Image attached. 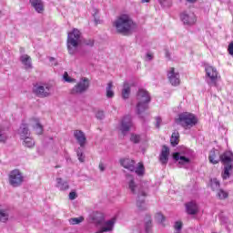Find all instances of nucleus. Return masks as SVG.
Segmentation results:
<instances>
[{
  "mask_svg": "<svg viewBox=\"0 0 233 233\" xmlns=\"http://www.w3.org/2000/svg\"><path fill=\"white\" fill-rule=\"evenodd\" d=\"M127 188L131 194H137V207L138 210H147V204L145 203V198H147V188H139V186L136 184V180L132 175H127L126 178Z\"/></svg>",
  "mask_w": 233,
  "mask_h": 233,
  "instance_id": "obj_1",
  "label": "nucleus"
},
{
  "mask_svg": "<svg viewBox=\"0 0 233 233\" xmlns=\"http://www.w3.org/2000/svg\"><path fill=\"white\" fill-rule=\"evenodd\" d=\"M113 26H115L118 34H123L124 35L132 34V32L137 28V25L134 23V20H132L128 15H121L118 16L113 23Z\"/></svg>",
  "mask_w": 233,
  "mask_h": 233,
  "instance_id": "obj_2",
  "label": "nucleus"
},
{
  "mask_svg": "<svg viewBox=\"0 0 233 233\" xmlns=\"http://www.w3.org/2000/svg\"><path fill=\"white\" fill-rule=\"evenodd\" d=\"M81 45V31L78 29H73L67 35V51L70 56H76L78 52L79 46Z\"/></svg>",
  "mask_w": 233,
  "mask_h": 233,
  "instance_id": "obj_3",
  "label": "nucleus"
},
{
  "mask_svg": "<svg viewBox=\"0 0 233 233\" xmlns=\"http://www.w3.org/2000/svg\"><path fill=\"white\" fill-rule=\"evenodd\" d=\"M150 94L145 89H138L137 94V114L141 115L145 110H148V103H150Z\"/></svg>",
  "mask_w": 233,
  "mask_h": 233,
  "instance_id": "obj_4",
  "label": "nucleus"
},
{
  "mask_svg": "<svg viewBox=\"0 0 233 233\" xmlns=\"http://www.w3.org/2000/svg\"><path fill=\"white\" fill-rule=\"evenodd\" d=\"M176 123L186 130H189V128L198 125V117L192 113L185 112L178 116Z\"/></svg>",
  "mask_w": 233,
  "mask_h": 233,
  "instance_id": "obj_5",
  "label": "nucleus"
},
{
  "mask_svg": "<svg viewBox=\"0 0 233 233\" xmlns=\"http://www.w3.org/2000/svg\"><path fill=\"white\" fill-rule=\"evenodd\" d=\"M9 185L14 188L21 187L25 183V176L19 169H14L8 175Z\"/></svg>",
  "mask_w": 233,
  "mask_h": 233,
  "instance_id": "obj_6",
  "label": "nucleus"
},
{
  "mask_svg": "<svg viewBox=\"0 0 233 233\" xmlns=\"http://www.w3.org/2000/svg\"><path fill=\"white\" fill-rule=\"evenodd\" d=\"M206 81L208 85L210 86H216L218 85V79L219 77V74L218 73V69L213 66H206Z\"/></svg>",
  "mask_w": 233,
  "mask_h": 233,
  "instance_id": "obj_7",
  "label": "nucleus"
},
{
  "mask_svg": "<svg viewBox=\"0 0 233 233\" xmlns=\"http://www.w3.org/2000/svg\"><path fill=\"white\" fill-rule=\"evenodd\" d=\"M90 88V79L82 77L79 82L71 89V94H85Z\"/></svg>",
  "mask_w": 233,
  "mask_h": 233,
  "instance_id": "obj_8",
  "label": "nucleus"
},
{
  "mask_svg": "<svg viewBox=\"0 0 233 233\" xmlns=\"http://www.w3.org/2000/svg\"><path fill=\"white\" fill-rule=\"evenodd\" d=\"M188 152H190V150L185 148L183 151L177 152L173 155V158L178 163V165H180V167L190 165V157H188Z\"/></svg>",
  "mask_w": 233,
  "mask_h": 233,
  "instance_id": "obj_9",
  "label": "nucleus"
},
{
  "mask_svg": "<svg viewBox=\"0 0 233 233\" xmlns=\"http://www.w3.org/2000/svg\"><path fill=\"white\" fill-rule=\"evenodd\" d=\"M33 92L38 97H48L52 95V85L44 84L42 86H35Z\"/></svg>",
  "mask_w": 233,
  "mask_h": 233,
  "instance_id": "obj_10",
  "label": "nucleus"
},
{
  "mask_svg": "<svg viewBox=\"0 0 233 233\" xmlns=\"http://www.w3.org/2000/svg\"><path fill=\"white\" fill-rule=\"evenodd\" d=\"M167 79L172 85V86H179L181 84V78L179 76V71L176 70L174 67H169L167 70Z\"/></svg>",
  "mask_w": 233,
  "mask_h": 233,
  "instance_id": "obj_11",
  "label": "nucleus"
},
{
  "mask_svg": "<svg viewBox=\"0 0 233 233\" xmlns=\"http://www.w3.org/2000/svg\"><path fill=\"white\" fill-rule=\"evenodd\" d=\"M180 19L184 25L192 26L196 25V15L190 11H184L180 14Z\"/></svg>",
  "mask_w": 233,
  "mask_h": 233,
  "instance_id": "obj_12",
  "label": "nucleus"
},
{
  "mask_svg": "<svg viewBox=\"0 0 233 233\" xmlns=\"http://www.w3.org/2000/svg\"><path fill=\"white\" fill-rule=\"evenodd\" d=\"M132 127H133L132 117L130 116H126L121 120L118 129L123 134V136H126V134L130 132V129L132 128Z\"/></svg>",
  "mask_w": 233,
  "mask_h": 233,
  "instance_id": "obj_13",
  "label": "nucleus"
},
{
  "mask_svg": "<svg viewBox=\"0 0 233 233\" xmlns=\"http://www.w3.org/2000/svg\"><path fill=\"white\" fill-rule=\"evenodd\" d=\"M74 137L76 140V143L80 146L81 148H85L86 146V135L82 130H75Z\"/></svg>",
  "mask_w": 233,
  "mask_h": 233,
  "instance_id": "obj_14",
  "label": "nucleus"
},
{
  "mask_svg": "<svg viewBox=\"0 0 233 233\" xmlns=\"http://www.w3.org/2000/svg\"><path fill=\"white\" fill-rule=\"evenodd\" d=\"M115 225L116 218H112L111 219L103 222L101 229L97 233L112 232Z\"/></svg>",
  "mask_w": 233,
  "mask_h": 233,
  "instance_id": "obj_15",
  "label": "nucleus"
},
{
  "mask_svg": "<svg viewBox=\"0 0 233 233\" xmlns=\"http://www.w3.org/2000/svg\"><path fill=\"white\" fill-rule=\"evenodd\" d=\"M168 156H170V148L167 146H163L159 156L161 165H167V163H168Z\"/></svg>",
  "mask_w": 233,
  "mask_h": 233,
  "instance_id": "obj_16",
  "label": "nucleus"
},
{
  "mask_svg": "<svg viewBox=\"0 0 233 233\" xmlns=\"http://www.w3.org/2000/svg\"><path fill=\"white\" fill-rule=\"evenodd\" d=\"M91 221L94 225L101 226L105 223V215L101 212H94L91 215Z\"/></svg>",
  "mask_w": 233,
  "mask_h": 233,
  "instance_id": "obj_17",
  "label": "nucleus"
},
{
  "mask_svg": "<svg viewBox=\"0 0 233 233\" xmlns=\"http://www.w3.org/2000/svg\"><path fill=\"white\" fill-rule=\"evenodd\" d=\"M220 161L227 167V165H232L233 161V153L231 151H226L222 155H220Z\"/></svg>",
  "mask_w": 233,
  "mask_h": 233,
  "instance_id": "obj_18",
  "label": "nucleus"
},
{
  "mask_svg": "<svg viewBox=\"0 0 233 233\" xmlns=\"http://www.w3.org/2000/svg\"><path fill=\"white\" fill-rule=\"evenodd\" d=\"M10 218V208L6 206H0V222L6 223Z\"/></svg>",
  "mask_w": 233,
  "mask_h": 233,
  "instance_id": "obj_19",
  "label": "nucleus"
},
{
  "mask_svg": "<svg viewBox=\"0 0 233 233\" xmlns=\"http://www.w3.org/2000/svg\"><path fill=\"white\" fill-rule=\"evenodd\" d=\"M120 165H122V167H124V168H127L130 172H134V170H136V161H134L130 158L121 159Z\"/></svg>",
  "mask_w": 233,
  "mask_h": 233,
  "instance_id": "obj_20",
  "label": "nucleus"
},
{
  "mask_svg": "<svg viewBox=\"0 0 233 233\" xmlns=\"http://www.w3.org/2000/svg\"><path fill=\"white\" fill-rule=\"evenodd\" d=\"M29 3L37 14H43V12H45V4L43 3V0H29Z\"/></svg>",
  "mask_w": 233,
  "mask_h": 233,
  "instance_id": "obj_21",
  "label": "nucleus"
},
{
  "mask_svg": "<svg viewBox=\"0 0 233 233\" xmlns=\"http://www.w3.org/2000/svg\"><path fill=\"white\" fill-rule=\"evenodd\" d=\"M20 61H21V63L24 66V68L25 70H32V68H33V66H32V57H30V56L22 55L20 56Z\"/></svg>",
  "mask_w": 233,
  "mask_h": 233,
  "instance_id": "obj_22",
  "label": "nucleus"
},
{
  "mask_svg": "<svg viewBox=\"0 0 233 233\" xmlns=\"http://www.w3.org/2000/svg\"><path fill=\"white\" fill-rule=\"evenodd\" d=\"M220 156L219 151L212 149L208 156L209 163H212V165H218L220 161Z\"/></svg>",
  "mask_w": 233,
  "mask_h": 233,
  "instance_id": "obj_23",
  "label": "nucleus"
},
{
  "mask_svg": "<svg viewBox=\"0 0 233 233\" xmlns=\"http://www.w3.org/2000/svg\"><path fill=\"white\" fill-rule=\"evenodd\" d=\"M29 125L33 127L34 130H35L38 136H40V134H43V126L41 125V123H39V118H32Z\"/></svg>",
  "mask_w": 233,
  "mask_h": 233,
  "instance_id": "obj_24",
  "label": "nucleus"
},
{
  "mask_svg": "<svg viewBox=\"0 0 233 233\" xmlns=\"http://www.w3.org/2000/svg\"><path fill=\"white\" fill-rule=\"evenodd\" d=\"M198 204L194 201L188 202L186 204V211L190 216L198 214Z\"/></svg>",
  "mask_w": 233,
  "mask_h": 233,
  "instance_id": "obj_25",
  "label": "nucleus"
},
{
  "mask_svg": "<svg viewBox=\"0 0 233 233\" xmlns=\"http://www.w3.org/2000/svg\"><path fill=\"white\" fill-rule=\"evenodd\" d=\"M20 139L30 137V131L28 130V124H22L18 129Z\"/></svg>",
  "mask_w": 233,
  "mask_h": 233,
  "instance_id": "obj_26",
  "label": "nucleus"
},
{
  "mask_svg": "<svg viewBox=\"0 0 233 233\" xmlns=\"http://www.w3.org/2000/svg\"><path fill=\"white\" fill-rule=\"evenodd\" d=\"M56 188H58L61 191L68 190L70 188V186L68 185L67 181L63 180V178L58 177L56 178Z\"/></svg>",
  "mask_w": 233,
  "mask_h": 233,
  "instance_id": "obj_27",
  "label": "nucleus"
},
{
  "mask_svg": "<svg viewBox=\"0 0 233 233\" xmlns=\"http://www.w3.org/2000/svg\"><path fill=\"white\" fill-rule=\"evenodd\" d=\"M21 141H23V146L26 147L27 148H33V147L35 146V142L34 141V138L32 137H25L24 138H20Z\"/></svg>",
  "mask_w": 233,
  "mask_h": 233,
  "instance_id": "obj_28",
  "label": "nucleus"
},
{
  "mask_svg": "<svg viewBox=\"0 0 233 233\" xmlns=\"http://www.w3.org/2000/svg\"><path fill=\"white\" fill-rule=\"evenodd\" d=\"M122 97L124 99H128V97H130V84H128V82L124 83V86L122 89Z\"/></svg>",
  "mask_w": 233,
  "mask_h": 233,
  "instance_id": "obj_29",
  "label": "nucleus"
},
{
  "mask_svg": "<svg viewBox=\"0 0 233 233\" xmlns=\"http://www.w3.org/2000/svg\"><path fill=\"white\" fill-rule=\"evenodd\" d=\"M112 88H114V83L109 82L106 87V96L108 99H112V97L115 96L114 90H112Z\"/></svg>",
  "mask_w": 233,
  "mask_h": 233,
  "instance_id": "obj_30",
  "label": "nucleus"
},
{
  "mask_svg": "<svg viewBox=\"0 0 233 233\" xmlns=\"http://www.w3.org/2000/svg\"><path fill=\"white\" fill-rule=\"evenodd\" d=\"M170 143L173 147H177V145H179V132L175 131L172 133V136L170 137Z\"/></svg>",
  "mask_w": 233,
  "mask_h": 233,
  "instance_id": "obj_31",
  "label": "nucleus"
},
{
  "mask_svg": "<svg viewBox=\"0 0 233 233\" xmlns=\"http://www.w3.org/2000/svg\"><path fill=\"white\" fill-rule=\"evenodd\" d=\"M230 170H232V165L224 166V171L222 172V179H228L230 177Z\"/></svg>",
  "mask_w": 233,
  "mask_h": 233,
  "instance_id": "obj_32",
  "label": "nucleus"
},
{
  "mask_svg": "<svg viewBox=\"0 0 233 233\" xmlns=\"http://www.w3.org/2000/svg\"><path fill=\"white\" fill-rule=\"evenodd\" d=\"M8 139V134L6 133V129L0 128V143H6Z\"/></svg>",
  "mask_w": 233,
  "mask_h": 233,
  "instance_id": "obj_33",
  "label": "nucleus"
},
{
  "mask_svg": "<svg viewBox=\"0 0 233 233\" xmlns=\"http://www.w3.org/2000/svg\"><path fill=\"white\" fill-rule=\"evenodd\" d=\"M134 172H136L137 176H143V174H145V166L143 163H138V166L135 167Z\"/></svg>",
  "mask_w": 233,
  "mask_h": 233,
  "instance_id": "obj_34",
  "label": "nucleus"
},
{
  "mask_svg": "<svg viewBox=\"0 0 233 233\" xmlns=\"http://www.w3.org/2000/svg\"><path fill=\"white\" fill-rule=\"evenodd\" d=\"M210 187L212 190H219V180H218V178H212L210 182Z\"/></svg>",
  "mask_w": 233,
  "mask_h": 233,
  "instance_id": "obj_35",
  "label": "nucleus"
},
{
  "mask_svg": "<svg viewBox=\"0 0 233 233\" xmlns=\"http://www.w3.org/2000/svg\"><path fill=\"white\" fill-rule=\"evenodd\" d=\"M155 219L156 221H157V223L162 225V227H165V216H163V214L157 213L155 216Z\"/></svg>",
  "mask_w": 233,
  "mask_h": 233,
  "instance_id": "obj_36",
  "label": "nucleus"
},
{
  "mask_svg": "<svg viewBox=\"0 0 233 233\" xmlns=\"http://www.w3.org/2000/svg\"><path fill=\"white\" fill-rule=\"evenodd\" d=\"M85 221V218L79 217V218H73L69 219L70 225H79V223H83Z\"/></svg>",
  "mask_w": 233,
  "mask_h": 233,
  "instance_id": "obj_37",
  "label": "nucleus"
},
{
  "mask_svg": "<svg viewBox=\"0 0 233 233\" xmlns=\"http://www.w3.org/2000/svg\"><path fill=\"white\" fill-rule=\"evenodd\" d=\"M76 156H77L78 160L80 161V163H85V155L83 154V148L78 147L76 149Z\"/></svg>",
  "mask_w": 233,
  "mask_h": 233,
  "instance_id": "obj_38",
  "label": "nucleus"
},
{
  "mask_svg": "<svg viewBox=\"0 0 233 233\" xmlns=\"http://www.w3.org/2000/svg\"><path fill=\"white\" fill-rule=\"evenodd\" d=\"M217 196L220 199H227V198H228V192H227L223 189H219L217 193Z\"/></svg>",
  "mask_w": 233,
  "mask_h": 233,
  "instance_id": "obj_39",
  "label": "nucleus"
},
{
  "mask_svg": "<svg viewBox=\"0 0 233 233\" xmlns=\"http://www.w3.org/2000/svg\"><path fill=\"white\" fill-rule=\"evenodd\" d=\"M146 233H152V220L148 218L145 224Z\"/></svg>",
  "mask_w": 233,
  "mask_h": 233,
  "instance_id": "obj_40",
  "label": "nucleus"
},
{
  "mask_svg": "<svg viewBox=\"0 0 233 233\" xmlns=\"http://www.w3.org/2000/svg\"><path fill=\"white\" fill-rule=\"evenodd\" d=\"M63 79H64V81H66V83H76V78L70 77V76H68L67 72L64 73Z\"/></svg>",
  "mask_w": 233,
  "mask_h": 233,
  "instance_id": "obj_41",
  "label": "nucleus"
},
{
  "mask_svg": "<svg viewBox=\"0 0 233 233\" xmlns=\"http://www.w3.org/2000/svg\"><path fill=\"white\" fill-rule=\"evenodd\" d=\"M174 228L175 230H177L176 233L181 232V229L183 228V222L181 221L175 222Z\"/></svg>",
  "mask_w": 233,
  "mask_h": 233,
  "instance_id": "obj_42",
  "label": "nucleus"
},
{
  "mask_svg": "<svg viewBox=\"0 0 233 233\" xmlns=\"http://www.w3.org/2000/svg\"><path fill=\"white\" fill-rule=\"evenodd\" d=\"M130 141H132V143H139V141H141V137L139 135H131L130 137Z\"/></svg>",
  "mask_w": 233,
  "mask_h": 233,
  "instance_id": "obj_43",
  "label": "nucleus"
},
{
  "mask_svg": "<svg viewBox=\"0 0 233 233\" xmlns=\"http://www.w3.org/2000/svg\"><path fill=\"white\" fill-rule=\"evenodd\" d=\"M84 45H86V46H94V39H86L84 41Z\"/></svg>",
  "mask_w": 233,
  "mask_h": 233,
  "instance_id": "obj_44",
  "label": "nucleus"
},
{
  "mask_svg": "<svg viewBox=\"0 0 233 233\" xmlns=\"http://www.w3.org/2000/svg\"><path fill=\"white\" fill-rule=\"evenodd\" d=\"M76 198H77V193H76V192H74V191H72V192L69 193V199H70L71 201H74V199H76Z\"/></svg>",
  "mask_w": 233,
  "mask_h": 233,
  "instance_id": "obj_45",
  "label": "nucleus"
},
{
  "mask_svg": "<svg viewBox=\"0 0 233 233\" xmlns=\"http://www.w3.org/2000/svg\"><path fill=\"white\" fill-rule=\"evenodd\" d=\"M96 118H97V119H104V118H105V112H103V111H98V112L96 113Z\"/></svg>",
  "mask_w": 233,
  "mask_h": 233,
  "instance_id": "obj_46",
  "label": "nucleus"
},
{
  "mask_svg": "<svg viewBox=\"0 0 233 233\" xmlns=\"http://www.w3.org/2000/svg\"><path fill=\"white\" fill-rule=\"evenodd\" d=\"M158 3L161 5V6H169L168 0H158Z\"/></svg>",
  "mask_w": 233,
  "mask_h": 233,
  "instance_id": "obj_47",
  "label": "nucleus"
},
{
  "mask_svg": "<svg viewBox=\"0 0 233 233\" xmlns=\"http://www.w3.org/2000/svg\"><path fill=\"white\" fill-rule=\"evenodd\" d=\"M156 121H157V123H156V127H157V128H159V127H161V117L157 116V117L156 118Z\"/></svg>",
  "mask_w": 233,
  "mask_h": 233,
  "instance_id": "obj_48",
  "label": "nucleus"
},
{
  "mask_svg": "<svg viewBox=\"0 0 233 233\" xmlns=\"http://www.w3.org/2000/svg\"><path fill=\"white\" fill-rule=\"evenodd\" d=\"M146 57L148 61H152V59H154V55L152 53H147Z\"/></svg>",
  "mask_w": 233,
  "mask_h": 233,
  "instance_id": "obj_49",
  "label": "nucleus"
},
{
  "mask_svg": "<svg viewBox=\"0 0 233 233\" xmlns=\"http://www.w3.org/2000/svg\"><path fill=\"white\" fill-rule=\"evenodd\" d=\"M49 61H50L51 65H53L54 66H57V61H56V58L49 57Z\"/></svg>",
  "mask_w": 233,
  "mask_h": 233,
  "instance_id": "obj_50",
  "label": "nucleus"
},
{
  "mask_svg": "<svg viewBox=\"0 0 233 233\" xmlns=\"http://www.w3.org/2000/svg\"><path fill=\"white\" fill-rule=\"evenodd\" d=\"M98 167H99V170H100V172H105V164H103V163H100L99 164V166H98Z\"/></svg>",
  "mask_w": 233,
  "mask_h": 233,
  "instance_id": "obj_51",
  "label": "nucleus"
},
{
  "mask_svg": "<svg viewBox=\"0 0 233 233\" xmlns=\"http://www.w3.org/2000/svg\"><path fill=\"white\" fill-rule=\"evenodd\" d=\"M141 228H137L135 229H133V232L132 233H141Z\"/></svg>",
  "mask_w": 233,
  "mask_h": 233,
  "instance_id": "obj_52",
  "label": "nucleus"
},
{
  "mask_svg": "<svg viewBox=\"0 0 233 233\" xmlns=\"http://www.w3.org/2000/svg\"><path fill=\"white\" fill-rule=\"evenodd\" d=\"M187 3H189L191 5H193L194 3H198V0H186Z\"/></svg>",
  "mask_w": 233,
  "mask_h": 233,
  "instance_id": "obj_53",
  "label": "nucleus"
},
{
  "mask_svg": "<svg viewBox=\"0 0 233 233\" xmlns=\"http://www.w3.org/2000/svg\"><path fill=\"white\" fill-rule=\"evenodd\" d=\"M96 25H99L101 23V20L99 18H95Z\"/></svg>",
  "mask_w": 233,
  "mask_h": 233,
  "instance_id": "obj_54",
  "label": "nucleus"
},
{
  "mask_svg": "<svg viewBox=\"0 0 233 233\" xmlns=\"http://www.w3.org/2000/svg\"><path fill=\"white\" fill-rule=\"evenodd\" d=\"M166 57H167V59H170V53L166 50Z\"/></svg>",
  "mask_w": 233,
  "mask_h": 233,
  "instance_id": "obj_55",
  "label": "nucleus"
},
{
  "mask_svg": "<svg viewBox=\"0 0 233 233\" xmlns=\"http://www.w3.org/2000/svg\"><path fill=\"white\" fill-rule=\"evenodd\" d=\"M141 3H150V0H141Z\"/></svg>",
  "mask_w": 233,
  "mask_h": 233,
  "instance_id": "obj_56",
  "label": "nucleus"
}]
</instances>
